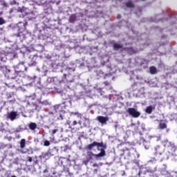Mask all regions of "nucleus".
Wrapping results in <instances>:
<instances>
[{"label": "nucleus", "instance_id": "obj_1", "mask_svg": "<svg viewBox=\"0 0 177 177\" xmlns=\"http://www.w3.org/2000/svg\"><path fill=\"white\" fill-rule=\"evenodd\" d=\"M1 70L5 74V76L7 77V78H10L11 80H15L16 79V77H17V73L16 72H12L8 66H3L1 68Z\"/></svg>", "mask_w": 177, "mask_h": 177}, {"label": "nucleus", "instance_id": "obj_2", "mask_svg": "<svg viewBox=\"0 0 177 177\" xmlns=\"http://www.w3.org/2000/svg\"><path fill=\"white\" fill-rule=\"evenodd\" d=\"M104 156H106V151L104 149H101L100 153L97 154H95L91 151L87 152V157L90 158V160L92 159L93 157H95L96 160H98L100 157H104Z\"/></svg>", "mask_w": 177, "mask_h": 177}, {"label": "nucleus", "instance_id": "obj_3", "mask_svg": "<svg viewBox=\"0 0 177 177\" xmlns=\"http://www.w3.org/2000/svg\"><path fill=\"white\" fill-rule=\"evenodd\" d=\"M155 171H156V168L151 169L150 167H146L145 166H142L140 168L138 175H146L147 172H149L150 174H154Z\"/></svg>", "mask_w": 177, "mask_h": 177}, {"label": "nucleus", "instance_id": "obj_4", "mask_svg": "<svg viewBox=\"0 0 177 177\" xmlns=\"http://www.w3.org/2000/svg\"><path fill=\"white\" fill-rule=\"evenodd\" d=\"M95 147H97V149L100 151L103 149V142H93V143L88 145L87 149L92 150Z\"/></svg>", "mask_w": 177, "mask_h": 177}, {"label": "nucleus", "instance_id": "obj_5", "mask_svg": "<svg viewBox=\"0 0 177 177\" xmlns=\"http://www.w3.org/2000/svg\"><path fill=\"white\" fill-rule=\"evenodd\" d=\"M127 113H129L131 117H133V118L140 117V112L138 111L135 108H129L127 109Z\"/></svg>", "mask_w": 177, "mask_h": 177}, {"label": "nucleus", "instance_id": "obj_6", "mask_svg": "<svg viewBox=\"0 0 177 177\" xmlns=\"http://www.w3.org/2000/svg\"><path fill=\"white\" fill-rule=\"evenodd\" d=\"M24 62H19L17 66H15V73H17V75L19 74V73L21 72L23 70H25V71H27V67H26V65H24Z\"/></svg>", "mask_w": 177, "mask_h": 177}, {"label": "nucleus", "instance_id": "obj_7", "mask_svg": "<svg viewBox=\"0 0 177 177\" xmlns=\"http://www.w3.org/2000/svg\"><path fill=\"white\" fill-rule=\"evenodd\" d=\"M97 120L100 122V124H102V125H106V124H107V121H109V117L98 116Z\"/></svg>", "mask_w": 177, "mask_h": 177}, {"label": "nucleus", "instance_id": "obj_8", "mask_svg": "<svg viewBox=\"0 0 177 177\" xmlns=\"http://www.w3.org/2000/svg\"><path fill=\"white\" fill-rule=\"evenodd\" d=\"M155 155L161 156L164 153V149L160 146H156L154 148Z\"/></svg>", "mask_w": 177, "mask_h": 177}, {"label": "nucleus", "instance_id": "obj_9", "mask_svg": "<svg viewBox=\"0 0 177 177\" xmlns=\"http://www.w3.org/2000/svg\"><path fill=\"white\" fill-rule=\"evenodd\" d=\"M17 117V112L12 111L10 113H8L7 118H9L10 121H15Z\"/></svg>", "mask_w": 177, "mask_h": 177}, {"label": "nucleus", "instance_id": "obj_10", "mask_svg": "<svg viewBox=\"0 0 177 177\" xmlns=\"http://www.w3.org/2000/svg\"><path fill=\"white\" fill-rule=\"evenodd\" d=\"M159 128L160 129H165V128H167V123L165 122V120H160Z\"/></svg>", "mask_w": 177, "mask_h": 177}, {"label": "nucleus", "instance_id": "obj_11", "mask_svg": "<svg viewBox=\"0 0 177 177\" xmlns=\"http://www.w3.org/2000/svg\"><path fill=\"white\" fill-rule=\"evenodd\" d=\"M153 110H154V107H153V106H149L145 109V113H147V114H151Z\"/></svg>", "mask_w": 177, "mask_h": 177}, {"label": "nucleus", "instance_id": "obj_12", "mask_svg": "<svg viewBox=\"0 0 177 177\" xmlns=\"http://www.w3.org/2000/svg\"><path fill=\"white\" fill-rule=\"evenodd\" d=\"M29 129H31V131H35V129H37V123L31 122L29 124Z\"/></svg>", "mask_w": 177, "mask_h": 177}, {"label": "nucleus", "instance_id": "obj_13", "mask_svg": "<svg viewBox=\"0 0 177 177\" xmlns=\"http://www.w3.org/2000/svg\"><path fill=\"white\" fill-rule=\"evenodd\" d=\"M20 148L21 149H24V147H26V139L23 138L21 140L20 142Z\"/></svg>", "mask_w": 177, "mask_h": 177}, {"label": "nucleus", "instance_id": "obj_14", "mask_svg": "<svg viewBox=\"0 0 177 177\" xmlns=\"http://www.w3.org/2000/svg\"><path fill=\"white\" fill-rule=\"evenodd\" d=\"M26 26H27V22H25V23L19 22V24H18L19 28L24 29V28H26Z\"/></svg>", "mask_w": 177, "mask_h": 177}, {"label": "nucleus", "instance_id": "obj_15", "mask_svg": "<svg viewBox=\"0 0 177 177\" xmlns=\"http://www.w3.org/2000/svg\"><path fill=\"white\" fill-rule=\"evenodd\" d=\"M54 109L57 113H59V111H62V105L61 104L55 105Z\"/></svg>", "mask_w": 177, "mask_h": 177}, {"label": "nucleus", "instance_id": "obj_16", "mask_svg": "<svg viewBox=\"0 0 177 177\" xmlns=\"http://www.w3.org/2000/svg\"><path fill=\"white\" fill-rule=\"evenodd\" d=\"M149 71L151 74H156V73H157V68H156L154 66H151L149 68Z\"/></svg>", "mask_w": 177, "mask_h": 177}, {"label": "nucleus", "instance_id": "obj_17", "mask_svg": "<svg viewBox=\"0 0 177 177\" xmlns=\"http://www.w3.org/2000/svg\"><path fill=\"white\" fill-rule=\"evenodd\" d=\"M126 6L127 8H133V3L131 2V1H128L127 3H126Z\"/></svg>", "mask_w": 177, "mask_h": 177}, {"label": "nucleus", "instance_id": "obj_18", "mask_svg": "<svg viewBox=\"0 0 177 177\" xmlns=\"http://www.w3.org/2000/svg\"><path fill=\"white\" fill-rule=\"evenodd\" d=\"M113 48L115 49H121V48H122V46H121L120 44H115L113 45Z\"/></svg>", "mask_w": 177, "mask_h": 177}, {"label": "nucleus", "instance_id": "obj_19", "mask_svg": "<svg viewBox=\"0 0 177 177\" xmlns=\"http://www.w3.org/2000/svg\"><path fill=\"white\" fill-rule=\"evenodd\" d=\"M44 146H45L46 147L50 146V141L45 140L44 142Z\"/></svg>", "mask_w": 177, "mask_h": 177}, {"label": "nucleus", "instance_id": "obj_20", "mask_svg": "<svg viewBox=\"0 0 177 177\" xmlns=\"http://www.w3.org/2000/svg\"><path fill=\"white\" fill-rule=\"evenodd\" d=\"M162 143L165 147L169 146V142L168 141V140H165V141L162 142Z\"/></svg>", "mask_w": 177, "mask_h": 177}, {"label": "nucleus", "instance_id": "obj_21", "mask_svg": "<svg viewBox=\"0 0 177 177\" xmlns=\"http://www.w3.org/2000/svg\"><path fill=\"white\" fill-rule=\"evenodd\" d=\"M6 21H5V19L3 18L0 17V26H2V24H5Z\"/></svg>", "mask_w": 177, "mask_h": 177}, {"label": "nucleus", "instance_id": "obj_22", "mask_svg": "<svg viewBox=\"0 0 177 177\" xmlns=\"http://www.w3.org/2000/svg\"><path fill=\"white\" fill-rule=\"evenodd\" d=\"M77 118H80V120H82V113H77Z\"/></svg>", "mask_w": 177, "mask_h": 177}, {"label": "nucleus", "instance_id": "obj_23", "mask_svg": "<svg viewBox=\"0 0 177 177\" xmlns=\"http://www.w3.org/2000/svg\"><path fill=\"white\" fill-rule=\"evenodd\" d=\"M20 151L22 154H26V153L28 152V149H26V151L21 149Z\"/></svg>", "mask_w": 177, "mask_h": 177}, {"label": "nucleus", "instance_id": "obj_24", "mask_svg": "<svg viewBox=\"0 0 177 177\" xmlns=\"http://www.w3.org/2000/svg\"><path fill=\"white\" fill-rule=\"evenodd\" d=\"M78 113H79L78 111L71 112V115H77Z\"/></svg>", "mask_w": 177, "mask_h": 177}, {"label": "nucleus", "instance_id": "obj_25", "mask_svg": "<svg viewBox=\"0 0 177 177\" xmlns=\"http://www.w3.org/2000/svg\"><path fill=\"white\" fill-rule=\"evenodd\" d=\"M70 20H75V15H71L70 17Z\"/></svg>", "mask_w": 177, "mask_h": 177}, {"label": "nucleus", "instance_id": "obj_26", "mask_svg": "<svg viewBox=\"0 0 177 177\" xmlns=\"http://www.w3.org/2000/svg\"><path fill=\"white\" fill-rule=\"evenodd\" d=\"M50 142H55V136L50 138Z\"/></svg>", "mask_w": 177, "mask_h": 177}, {"label": "nucleus", "instance_id": "obj_27", "mask_svg": "<svg viewBox=\"0 0 177 177\" xmlns=\"http://www.w3.org/2000/svg\"><path fill=\"white\" fill-rule=\"evenodd\" d=\"M84 120L85 122H87L88 124H89V118H84Z\"/></svg>", "mask_w": 177, "mask_h": 177}, {"label": "nucleus", "instance_id": "obj_28", "mask_svg": "<svg viewBox=\"0 0 177 177\" xmlns=\"http://www.w3.org/2000/svg\"><path fill=\"white\" fill-rule=\"evenodd\" d=\"M56 132H57V129H53L52 131V136H53V135H55V133H56Z\"/></svg>", "mask_w": 177, "mask_h": 177}, {"label": "nucleus", "instance_id": "obj_29", "mask_svg": "<svg viewBox=\"0 0 177 177\" xmlns=\"http://www.w3.org/2000/svg\"><path fill=\"white\" fill-rule=\"evenodd\" d=\"M77 124H78V122H77V121L75 120L73 122L72 125L75 126V125H77Z\"/></svg>", "mask_w": 177, "mask_h": 177}, {"label": "nucleus", "instance_id": "obj_30", "mask_svg": "<svg viewBox=\"0 0 177 177\" xmlns=\"http://www.w3.org/2000/svg\"><path fill=\"white\" fill-rule=\"evenodd\" d=\"M29 162H32V158L31 157H28V160Z\"/></svg>", "mask_w": 177, "mask_h": 177}, {"label": "nucleus", "instance_id": "obj_31", "mask_svg": "<svg viewBox=\"0 0 177 177\" xmlns=\"http://www.w3.org/2000/svg\"><path fill=\"white\" fill-rule=\"evenodd\" d=\"M93 167L95 168V167H99V165H97V164H96V163H94L93 165Z\"/></svg>", "mask_w": 177, "mask_h": 177}, {"label": "nucleus", "instance_id": "obj_32", "mask_svg": "<svg viewBox=\"0 0 177 177\" xmlns=\"http://www.w3.org/2000/svg\"><path fill=\"white\" fill-rule=\"evenodd\" d=\"M58 120H63V116L60 115L59 117L58 118Z\"/></svg>", "mask_w": 177, "mask_h": 177}, {"label": "nucleus", "instance_id": "obj_33", "mask_svg": "<svg viewBox=\"0 0 177 177\" xmlns=\"http://www.w3.org/2000/svg\"><path fill=\"white\" fill-rule=\"evenodd\" d=\"M48 101H44L43 102V104H48Z\"/></svg>", "mask_w": 177, "mask_h": 177}, {"label": "nucleus", "instance_id": "obj_34", "mask_svg": "<svg viewBox=\"0 0 177 177\" xmlns=\"http://www.w3.org/2000/svg\"><path fill=\"white\" fill-rule=\"evenodd\" d=\"M117 19H121V15H118L117 16Z\"/></svg>", "mask_w": 177, "mask_h": 177}, {"label": "nucleus", "instance_id": "obj_35", "mask_svg": "<svg viewBox=\"0 0 177 177\" xmlns=\"http://www.w3.org/2000/svg\"><path fill=\"white\" fill-rule=\"evenodd\" d=\"M145 148L146 149V150H149V147H145Z\"/></svg>", "mask_w": 177, "mask_h": 177}, {"label": "nucleus", "instance_id": "obj_36", "mask_svg": "<svg viewBox=\"0 0 177 177\" xmlns=\"http://www.w3.org/2000/svg\"><path fill=\"white\" fill-rule=\"evenodd\" d=\"M1 62H5V60H3V57H1Z\"/></svg>", "mask_w": 177, "mask_h": 177}, {"label": "nucleus", "instance_id": "obj_37", "mask_svg": "<svg viewBox=\"0 0 177 177\" xmlns=\"http://www.w3.org/2000/svg\"><path fill=\"white\" fill-rule=\"evenodd\" d=\"M78 124H80V125H81V121H79V122H78Z\"/></svg>", "mask_w": 177, "mask_h": 177}, {"label": "nucleus", "instance_id": "obj_38", "mask_svg": "<svg viewBox=\"0 0 177 177\" xmlns=\"http://www.w3.org/2000/svg\"><path fill=\"white\" fill-rule=\"evenodd\" d=\"M97 169H94V172H97Z\"/></svg>", "mask_w": 177, "mask_h": 177}, {"label": "nucleus", "instance_id": "obj_39", "mask_svg": "<svg viewBox=\"0 0 177 177\" xmlns=\"http://www.w3.org/2000/svg\"><path fill=\"white\" fill-rule=\"evenodd\" d=\"M124 175H125V172L124 171L123 174H122V176H124Z\"/></svg>", "mask_w": 177, "mask_h": 177}, {"label": "nucleus", "instance_id": "obj_40", "mask_svg": "<svg viewBox=\"0 0 177 177\" xmlns=\"http://www.w3.org/2000/svg\"><path fill=\"white\" fill-rule=\"evenodd\" d=\"M28 154H30V153H28Z\"/></svg>", "mask_w": 177, "mask_h": 177}, {"label": "nucleus", "instance_id": "obj_41", "mask_svg": "<svg viewBox=\"0 0 177 177\" xmlns=\"http://www.w3.org/2000/svg\"><path fill=\"white\" fill-rule=\"evenodd\" d=\"M100 165H102V163H100Z\"/></svg>", "mask_w": 177, "mask_h": 177}]
</instances>
